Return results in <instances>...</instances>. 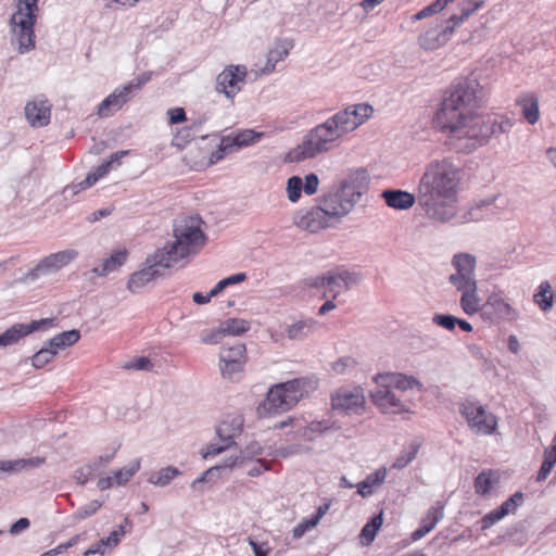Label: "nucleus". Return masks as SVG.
I'll use <instances>...</instances> for the list:
<instances>
[{
	"label": "nucleus",
	"mask_w": 556,
	"mask_h": 556,
	"mask_svg": "<svg viewBox=\"0 0 556 556\" xmlns=\"http://www.w3.org/2000/svg\"><path fill=\"white\" fill-rule=\"evenodd\" d=\"M245 455V459L252 460L255 456L263 454V447L257 442H251L244 450L241 451Z\"/></svg>",
	"instance_id": "774afa93"
},
{
	"label": "nucleus",
	"mask_w": 556,
	"mask_h": 556,
	"mask_svg": "<svg viewBox=\"0 0 556 556\" xmlns=\"http://www.w3.org/2000/svg\"><path fill=\"white\" fill-rule=\"evenodd\" d=\"M304 384L303 380L293 379L273 386L257 408L258 415L270 417L290 410L303 397Z\"/></svg>",
	"instance_id": "423d86ee"
},
{
	"label": "nucleus",
	"mask_w": 556,
	"mask_h": 556,
	"mask_svg": "<svg viewBox=\"0 0 556 556\" xmlns=\"http://www.w3.org/2000/svg\"><path fill=\"white\" fill-rule=\"evenodd\" d=\"M455 25L446 21L430 24L418 38L419 46L425 50H437L444 46L453 36Z\"/></svg>",
	"instance_id": "a211bd4d"
},
{
	"label": "nucleus",
	"mask_w": 556,
	"mask_h": 556,
	"mask_svg": "<svg viewBox=\"0 0 556 556\" xmlns=\"http://www.w3.org/2000/svg\"><path fill=\"white\" fill-rule=\"evenodd\" d=\"M516 103L521 109L526 121L534 125L540 119L539 99L534 93H523L519 96Z\"/></svg>",
	"instance_id": "c756f323"
},
{
	"label": "nucleus",
	"mask_w": 556,
	"mask_h": 556,
	"mask_svg": "<svg viewBox=\"0 0 556 556\" xmlns=\"http://www.w3.org/2000/svg\"><path fill=\"white\" fill-rule=\"evenodd\" d=\"M455 273L448 277L450 283L455 288L470 287L477 285L476 257L469 253H458L452 258Z\"/></svg>",
	"instance_id": "2eb2a0df"
},
{
	"label": "nucleus",
	"mask_w": 556,
	"mask_h": 556,
	"mask_svg": "<svg viewBox=\"0 0 556 556\" xmlns=\"http://www.w3.org/2000/svg\"><path fill=\"white\" fill-rule=\"evenodd\" d=\"M375 381H382L391 389L395 390L396 393L406 397L408 390L416 389L418 392L422 391V383L410 376L402 374H384L378 375Z\"/></svg>",
	"instance_id": "a878e982"
},
{
	"label": "nucleus",
	"mask_w": 556,
	"mask_h": 556,
	"mask_svg": "<svg viewBox=\"0 0 556 556\" xmlns=\"http://www.w3.org/2000/svg\"><path fill=\"white\" fill-rule=\"evenodd\" d=\"M317 202L329 213L333 223H339L354 210L337 189L324 193L317 199Z\"/></svg>",
	"instance_id": "4be33fe9"
},
{
	"label": "nucleus",
	"mask_w": 556,
	"mask_h": 556,
	"mask_svg": "<svg viewBox=\"0 0 556 556\" xmlns=\"http://www.w3.org/2000/svg\"><path fill=\"white\" fill-rule=\"evenodd\" d=\"M500 195H492L475 202L468 211V216L465 217L466 220L477 222L490 215L496 214L498 208L496 201Z\"/></svg>",
	"instance_id": "c85d7f7f"
},
{
	"label": "nucleus",
	"mask_w": 556,
	"mask_h": 556,
	"mask_svg": "<svg viewBox=\"0 0 556 556\" xmlns=\"http://www.w3.org/2000/svg\"><path fill=\"white\" fill-rule=\"evenodd\" d=\"M462 293L459 304L465 314L471 316L481 312L483 315V304L478 295V283L470 287H463L456 289Z\"/></svg>",
	"instance_id": "cd10ccee"
},
{
	"label": "nucleus",
	"mask_w": 556,
	"mask_h": 556,
	"mask_svg": "<svg viewBox=\"0 0 556 556\" xmlns=\"http://www.w3.org/2000/svg\"><path fill=\"white\" fill-rule=\"evenodd\" d=\"M140 469V459H134L128 466L112 471V479L116 485H124Z\"/></svg>",
	"instance_id": "a19ab883"
},
{
	"label": "nucleus",
	"mask_w": 556,
	"mask_h": 556,
	"mask_svg": "<svg viewBox=\"0 0 556 556\" xmlns=\"http://www.w3.org/2000/svg\"><path fill=\"white\" fill-rule=\"evenodd\" d=\"M334 410L346 414H362L365 408L364 392L359 387L340 388L331 394Z\"/></svg>",
	"instance_id": "dca6fc26"
},
{
	"label": "nucleus",
	"mask_w": 556,
	"mask_h": 556,
	"mask_svg": "<svg viewBox=\"0 0 556 556\" xmlns=\"http://www.w3.org/2000/svg\"><path fill=\"white\" fill-rule=\"evenodd\" d=\"M370 178L366 169L353 168L349 169L339 180L337 190L342 193L343 198L354 208L362 200L363 195L369 189Z\"/></svg>",
	"instance_id": "9d476101"
},
{
	"label": "nucleus",
	"mask_w": 556,
	"mask_h": 556,
	"mask_svg": "<svg viewBox=\"0 0 556 556\" xmlns=\"http://www.w3.org/2000/svg\"><path fill=\"white\" fill-rule=\"evenodd\" d=\"M46 462L45 457H30V458H18V459H9L4 460V464H1V469L3 473H13L22 470H26L28 468H37L43 465Z\"/></svg>",
	"instance_id": "f704fd0d"
},
{
	"label": "nucleus",
	"mask_w": 556,
	"mask_h": 556,
	"mask_svg": "<svg viewBox=\"0 0 556 556\" xmlns=\"http://www.w3.org/2000/svg\"><path fill=\"white\" fill-rule=\"evenodd\" d=\"M372 113V106L367 103L352 104L338 111L304 136L302 142L290 151V160L301 162L329 152L338 147L348 134L370 118Z\"/></svg>",
	"instance_id": "7ed1b4c3"
},
{
	"label": "nucleus",
	"mask_w": 556,
	"mask_h": 556,
	"mask_svg": "<svg viewBox=\"0 0 556 556\" xmlns=\"http://www.w3.org/2000/svg\"><path fill=\"white\" fill-rule=\"evenodd\" d=\"M233 135L238 146L241 148L254 144L264 137V132H257L252 129H244Z\"/></svg>",
	"instance_id": "8fccbe9b"
},
{
	"label": "nucleus",
	"mask_w": 556,
	"mask_h": 556,
	"mask_svg": "<svg viewBox=\"0 0 556 556\" xmlns=\"http://www.w3.org/2000/svg\"><path fill=\"white\" fill-rule=\"evenodd\" d=\"M247 462L248 460L245 459V455L242 454V452L240 451V453L238 455L227 457L226 459L223 460L222 464L215 466V468H217V469H223V468L233 469V468L244 466V464Z\"/></svg>",
	"instance_id": "13d9d810"
},
{
	"label": "nucleus",
	"mask_w": 556,
	"mask_h": 556,
	"mask_svg": "<svg viewBox=\"0 0 556 556\" xmlns=\"http://www.w3.org/2000/svg\"><path fill=\"white\" fill-rule=\"evenodd\" d=\"M419 450V445L412 444L408 448L404 450L392 464V468L394 469H404L407 467L417 456Z\"/></svg>",
	"instance_id": "49530a36"
},
{
	"label": "nucleus",
	"mask_w": 556,
	"mask_h": 556,
	"mask_svg": "<svg viewBox=\"0 0 556 556\" xmlns=\"http://www.w3.org/2000/svg\"><path fill=\"white\" fill-rule=\"evenodd\" d=\"M381 198L389 207L394 210H408L417 202V193L394 189L382 191Z\"/></svg>",
	"instance_id": "bb28decb"
},
{
	"label": "nucleus",
	"mask_w": 556,
	"mask_h": 556,
	"mask_svg": "<svg viewBox=\"0 0 556 556\" xmlns=\"http://www.w3.org/2000/svg\"><path fill=\"white\" fill-rule=\"evenodd\" d=\"M160 254L161 252L156 250L153 254L147 257L143 268L130 275L127 282V289L131 293L139 292L143 287L159 277L161 275V269L174 267L169 261L161 262Z\"/></svg>",
	"instance_id": "f8f14e48"
},
{
	"label": "nucleus",
	"mask_w": 556,
	"mask_h": 556,
	"mask_svg": "<svg viewBox=\"0 0 556 556\" xmlns=\"http://www.w3.org/2000/svg\"><path fill=\"white\" fill-rule=\"evenodd\" d=\"M523 502V494L521 492H516L510 497H508L502 505L491 511H489L481 519V529L486 530L491 528L493 525L502 520L505 516L509 514H514L517 508Z\"/></svg>",
	"instance_id": "393cba45"
},
{
	"label": "nucleus",
	"mask_w": 556,
	"mask_h": 556,
	"mask_svg": "<svg viewBox=\"0 0 556 556\" xmlns=\"http://www.w3.org/2000/svg\"><path fill=\"white\" fill-rule=\"evenodd\" d=\"M38 11V0H18L16 11L11 16L12 40L22 54L35 48L34 26Z\"/></svg>",
	"instance_id": "39448f33"
},
{
	"label": "nucleus",
	"mask_w": 556,
	"mask_h": 556,
	"mask_svg": "<svg viewBox=\"0 0 556 556\" xmlns=\"http://www.w3.org/2000/svg\"><path fill=\"white\" fill-rule=\"evenodd\" d=\"M180 475L181 472L178 468L167 466L159 471L152 472L148 478V482L152 485L164 488Z\"/></svg>",
	"instance_id": "e433bc0d"
},
{
	"label": "nucleus",
	"mask_w": 556,
	"mask_h": 556,
	"mask_svg": "<svg viewBox=\"0 0 556 556\" xmlns=\"http://www.w3.org/2000/svg\"><path fill=\"white\" fill-rule=\"evenodd\" d=\"M51 109V103L40 96L26 103L25 117L31 127L41 128L50 123Z\"/></svg>",
	"instance_id": "5701e85b"
},
{
	"label": "nucleus",
	"mask_w": 556,
	"mask_h": 556,
	"mask_svg": "<svg viewBox=\"0 0 556 556\" xmlns=\"http://www.w3.org/2000/svg\"><path fill=\"white\" fill-rule=\"evenodd\" d=\"M242 420L240 418H232L231 421H222L216 433L220 443H212L207 446V451L203 453V457L215 456L235 444V438L240 434Z\"/></svg>",
	"instance_id": "6ab92c4d"
},
{
	"label": "nucleus",
	"mask_w": 556,
	"mask_h": 556,
	"mask_svg": "<svg viewBox=\"0 0 556 556\" xmlns=\"http://www.w3.org/2000/svg\"><path fill=\"white\" fill-rule=\"evenodd\" d=\"M247 75L244 65H228L216 76L215 90L232 101L242 90Z\"/></svg>",
	"instance_id": "ddd939ff"
},
{
	"label": "nucleus",
	"mask_w": 556,
	"mask_h": 556,
	"mask_svg": "<svg viewBox=\"0 0 556 556\" xmlns=\"http://www.w3.org/2000/svg\"><path fill=\"white\" fill-rule=\"evenodd\" d=\"M128 252L126 249L115 250L108 258L103 260L101 268H93V273L97 276H106L108 274L116 270L127 260Z\"/></svg>",
	"instance_id": "72a5a7b5"
},
{
	"label": "nucleus",
	"mask_w": 556,
	"mask_h": 556,
	"mask_svg": "<svg viewBox=\"0 0 556 556\" xmlns=\"http://www.w3.org/2000/svg\"><path fill=\"white\" fill-rule=\"evenodd\" d=\"M56 355V351L48 342L31 357V365L35 368H42L49 364Z\"/></svg>",
	"instance_id": "a18cd8bd"
},
{
	"label": "nucleus",
	"mask_w": 556,
	"mask_h": 556,
	"mask_svg": "<svg viewBox=\"0 0 556 556\" xmlns=\"http://www.w3.org/2000/svg\"><path fill=\"white\" fill-rule=\"evenodd\" d=\"M292 47V41L288 39H281L276 41L274 48L270 49L268 52L267 62L265 67L263 68V73H271L275 70L276 64L288 56Z\"/></svg>",
	"instance_id": "2f4dec72"
},
{
	"label": "nucleus",
	"mask_w": 556,
	"mask_h": 556,
	"mask_svg": "<svg viewBox=\"0 0 556 556\" xmlns=\"http://www.w3.org/2000/svg\"><path fill=\"white\" fill-rule=\"evenodd\" d=\"M556 464V454L545 450L544 451V460L541 465V468L538 472L536 480L543 481L547 478V476L551 473L554 465Z\"/></svg>",
	"instance_id": "864d4df0"
},
{
	"label": "nucleus",
	"mask_w": 556,
	"mask_h": 556,
	"mask_svg": "<svg viewBox=\"0 0 556 556\" xmlns=\"http://www.w3.org/2000/svg\"><path fill=\"white\" fill-rule=\"evenodd\" d=\"M432 321L446 330H454L458 318L452 315L435 314Z\"/></svg>",
	"instance_id": "bf43d9fd"
},
{
	"label": "nucleus",
	"mask_w": 556,
	"mask_h": 556,
	"mask_svg": "<svg viewBox=\"0 0 556 556\" xmlns=\"http://www.w3.org/2000/svg\"><path fill=\"white\" fill-rule=\"evenodd\" d=\"M463 173L450 159L432 160L417 185V203L434 222L446 223L457 215L458 191Z\"/></svg>",
	"instance_id": "f03ea898"
},
{
	"label": "nucleus",
	"mask_w": 556,
	"mask_h": 556,
	"mask_svg": "<svg viewBox=\"0 0 556 556\" xmlns=\"http://www.w3.org/2000/svg\"><path fill=\"white\" fill-rule=\"evenodd\" d=\"M443 507H431L428 509L425 518L421 520V526L417 528L410 535L413 542H416L422 539L426 534H428L439 521L443 518Z\"/></svg>",
	"instance_id": "7c9ffc66"
},
{
	"label": "nucleus",
	"mask_w": 556,
	"mask_h": 556,
	"mask_svg": "<svg viewBox=\"0 0 556 556\" xmlns=\"http://www.w3.org/2000/svg\"><path fill=\"white\" fill-rule=\"evenodd\" d=\"M495 482L494 472L490 469L481 471L475 479L476 493L485 496L490 493Z\"/></svg>",
	"instance_id": "79ce46f5"
},
{
	"label": "nucleus",
	"mask_w": 556,
	"mask_h": 556,
	"mask_svg": "<svg viewBox=\"0 0 556 556\" xmlns=\"http://www.w3.org/2000/svg\"><path fill=\"white\" fill-rule=\"evenodd\" d=\"M111 169V162H103L101 165L96 167L92 172H90L87 177L80 181L75 188H79L80 190L87 189L93 186L100 178L105 176Z\"/></svg>",
	"instance_id": "37998d69"
},
{
	"label": "nucleus",
	"mask_w": 556,
	"mask_h": 556,
	"mask_svg": "<svg viewBox=\"0 0 556 556\" xmlns=\"http://www.w3.org/2000/svg\"><path fill=\"white\" fill-rule=\"evenodd\" d=\"M535 302L542 311H547L553 306V295L551 293V285L544 281L540 285V290L535 294Z\"/></svg>",
	"instance_id": "de8ad7c7"
},
{
	"label": "nucleus",
	"mask_w": 556,
	"mask_h": 556,
	"mask_svg": "<svg viewBox=\"0 0 556 556\" xmlns=\"http://www.w3.org/2000/svg\"><path fill=\"white\" fill-rule=\"evenodd\" d=\"M152 78L151 72H144L124 86L117 87L110 93L98 108V115L100 117H109L114 112L121 110L142 87Z\"/></svg>",
	"instance_id": "6e6552de"
},
{
	"label": "nucleus",
	"mask_w": 556,
	"mask_h": 556,
	"mask_svg": "<svg viewBox=\"0 0 556 556\" xmlns=\"http://www.w3.org/2000/svg\"><path fill=\"white\" fill-rule=\"evenodd\" d=\"M52 319L33 320L29 324H15L4 332L0 333V346H10L17 343L22 338L41 329L45 325L52 324Z\"/></svg>",
	"instance_id": "b1692460"
},
{
	"label": "nucleus",
	"mask_w": 556,
	"mask_h": 556,
	"mask_svg": "<svg viewBox=\"0 0 556 556\" xmlns=\"http://www.w3.org/2000/svg\"><path fill=\"white\" fill-rule=\"evenodd\" d=\"M355 367H356V361L349 356L338 359L331 366L332 371L336 375H344L348 371L354 369Z\"/></svg>",
	"instance_id": "6e6d98bb"
},
{
	"label": "nucleus",
	"mask_w": 556,
	"mask_h": 556,
	"mask_svg": "<svg viewBox=\"0 0 556 556\" xmlns=\"http://www.w3.org/2000/svg\"><path fill=\"white\" fill-rule=\"evenodd\" d=\"M444 10L443 2H440V0H435L429 5L425 7L422 10L417 12L412 18L413 21H421L426 17H429L431 15L438 14Z\"/></svg>",
	"instance_id": "5fc2aeb1"
},
{
	"label": "nucleus",
	"mask_w": 556,
	"mask_h": 556,
	"mask_svg": "<svg viewBox=\"0 0 556 556\" xmlns=\"http://www.w3.org/2000/svg\"><path fill=\"white\" fill-rule=\"evenodd\" d=\"M383 514L380 513L376 515L369 522H367L362 531H361V538L366 541V544H370L376 536L377 531L380 529L383 522L382 518Z\"/></svg>",
	"instance_id": "c03bdc74"
},
{
	"label": "nucleus",
	"mask_w": 556,
	"mask_h": 556,
	"mask_svg": "<svg viewBox=\"0 0 556 556\" xmlns=\"http://www.w3.org/2000/svg\"><path fill=\"white\" fill-rule=\"evenodd\" d=\"M79 338L80 332L78 330L72 329L54 336L48 341V344L58 352L59 350H64L68 346H72L79 340Z\"/></svg>",
	"instance_id": "4c0bfd02"
},
{
	"label": "nucleus",
	"mask_w": 556,
	"mask_h": 556,
	"mask_svg": "<svg viewBox=\"0 0 556 556\" xmlns=\"http://www.w3.org/2000/svg\"><path fill=\"white\" fill-rule=\"evenodd\" d=\"M387 478V468L381 467L368 475L363 481L356 484L357 493L363 497L374 494L375 490L383 484Z\"/></svg>",
	"instance_id": "473e14b6"
},
{
	"label": "nucleus",
	"mask_w": 556,
	"mask_h": 556,
	"mask_svg": "<svg viewBox=\"0 0 556 556\" xmlns=\"http://www.w3.org/2000/svg\"><path fill=\"white\" fill-rule=\"evenodd\" d=\"M482 100L480 83L476 78H460L451 86L437 111L434 124L456 152L470 153L513 128V122L505 116L480 115Z\"/></svg>",
	"instance_id": "f257e3e1"
},
{
	"label": "nucleus",
	"mask_w": 556,
	"mask_h": 556,
	"mask_svg": "<svg viewBox=\"0 0 556 556\" xmlns=\"http://www.w3.org/2000/svg\"><path fill=\"white\" fill-rule=\"evenodd\" d=\"M293 224L299 229L312 233H316L334 225L329 213H327L318 202L312 207L299 210L293 215Z\"/></svg>",
	"instance_id": "4468645a"
},
{
	"label": "nucleus",
	"mask_w": 556,
	"mask_h": 556,
	"mask_svg": "<svg viewBox=\"0 0 556 556\" xmlns=\"http://www.w3.org/2000/svg\"><path fill=\"white\" fill-rule=\"evenodd\" d=\"M459 414L476 435L489 437L497 431L498 418L478 401L465 400L459 403Z\"/></svg>",
	"instance_id": "0eeeda50"
},
{
	"label": "nucleus",
	"mask_w": 556,
	"mask_h": 556,
	"mask_svg": "<svg viewBox=\"0 0 556 556\" xmlns=\"http://www.w3.org/2000/svg\"><path fill=\"white\" fill-rule=\"evenodd\" d=\"M245 279L247 275L244 273H237L226 277L215 285V287L211 290V295H217L228 286L243 282Z\"/></svg>",
	"instance_id": "603ef678"
},
{
	"label": "nucleus",
	"mask_w": 556,
	"mask_h": 556,
	"mask_svg": "<svg viewBox=\"0 0 556 556\" xmlns=\"http://www.w3.org/2000/svg\"><path fill=\"white\" fill-rule=\"evenodd\" d=\"M225 337L224 331H222V326L218 328L210 331V332H203L201 334V342L205 344H218L223 338Z\"/></svg>",
	"instance_id": "e2e57ef3"
},
{
	"label": "nucleus",
	"mask_w": 556,
	"mask_h": 556,
	"mask_svg": "<svg viewBox=\"0 0 556 556\" xmlns=\"http://www.w3.org/2000/svg\"><path fill=\"white\" fill-rule=\"evenodd\" d=\"M317 525L316 520L312 517L305 518L293 528L292 535L294 539H301L307 531L314 529Z\"/></svg>",
	"instance_id": "4d7b16f0"
},
{
	"label": "nucleus",
	"mask_w": 556,
	"mask_h": 556,
	"mask_svg": "<svg viewBox=\"0 0 556 556\" xmlns=\"http://www.w3.org/2000/svg\"><path fill=\"white\" fill-rule=\"evenodd\" d=\"M362 277L357 273L348 270L327 273L321 276L305 279V285L323 290L324 298L337 299L343 291L349 290L361 281Z\"/></svg>",
	"instance_id": "1a4fd4ad"
},
{
	"label": "nucleus",
	"mask_w": 556,
	"mask_h": 556,
	"mask_svg": "<svg viewBox=\"0 0 556 556\" xmlns=\"http://www.w3.org/2000/svg\"><path fill=\"white\" fill-rule=\"evenodd\" d=\"M126 531L123 525L118 527V529L113 530L110 535L106 538L109 543V548L112 549L118 545L122 538L125 535Z\"/></svg>",
	"instance_id": "338daca9"
},
{
	"label": "nucleus",
	"mask_w": 556,
	"mask_h": 556,
	"mask_svg": "<svg viewBox=\"0 0 556 556\" xmlns=\"http://www.w3.org/2000/svg\"><path fill=\"white\" fill-rule=\"evenodd\" d=\"M287 197L290 202L295 203L301 197L303 190V180L299 176H292L287 181Z\"/></svg>",
	"instance_id": "3c124183"
},
{
	"label": "nucleus",
	"mask_w": 556,
	"mask_h": 556,
	"mask_svg": "<svg viewBox=\"0 0 556 556\" xmlns=\"http://www.w3.org/2000/svg\"><path fill=\"white\" fill-rule=\"evenodd\" d=\"M103 505L102 502L98 500H93L89 502L88 504L83 505L79 507L73 515L72 519L74 521H81L92 515H94Z\"/></svg>",
	"instance_id": "09e8293b"
},
{
	"label": "nucleus",
	"mask_w": 556,
	"mask_h": 556,
	"mask_svg": "<svg viewBox=\"0 0 556 556\" xmlns=\"http://www.w3.org/2000/svg\"><path fill=\"white\" fill-rule=\"evenodd\" d=\"M124 367L127 369L150 370L153 365L148 357L141 356L128 362Z\"/></svg>",
	"instance_id": "0e129e2a"
},
{
	"label": "nucleus",
	"mask_w": 556,
	"mask_h": 556,
	"mask_svg": "<svg viewBox=\"0 0 556 556\" xmlns=\"http://www.w3.org/2000/svg\"><path fill=\"white\" fill-rule=\"evenodd\" d=\"M484 4V0H466L460 4V14H453L450 16L456 27L462 25L473 12L479 10Z\"/></svg>",
	"instance_id": "58836bf2"
},
{
	"label": "nucleus",
	"mask_w": 556,
	"mask_h": 556,
	"mask_svg": "<svg viewBox=\"0 0 556 556\" xmlns=\"http://www.w3.org/2000/svg\"><path fill=\"white\" fill-rule=\"evenodd\" d=\"M219 146L227 154L241 149V147H239L237 143L235 135L223 136Z\"/></svg>",
	"instance_id": "69168bd1"
},
{
	"label": "nucleus",
	"mask_w": 556,
	"mask_h": 556,
	"mask_svg": "<svg viewBox=\"0 0 556 556\" xmlns=\"http://www.w3.org/2000/svg\"><path fill=\"white\" fill-rule=\"evenodd\" d=\"M377 388L371 391L370 397L374 404L387 414L409 413L412 402L396 393L382 381H376Z\"/></svg>",
	"instance_id": "9b49d317"
},
{
	"label": "nucleus",
	"mask_w": 556,
	"mask_h": 556,
	"mask_svg": "<svg viewBox=\"0 0 556 556\" xmlns=\"http://www.w3.org/2000/svg\"><path fill=\"white\" fill-rule=\"evenodd\" d=\"M483 317L492 321H511L517 319L518 312L503 298L501 292H493L483 303Z\"/></svg>",
	"instance_id": "aec40b11"
},
{
	"label": "nucleus",
	"mask_w": 556,
	"mask_h": 556,
	"mask_svg": "<svg viewBox=\"0 0 556 556\" xmlns=\"http://www.w3.org/2000/svg\"><path fill=\"white\" fill-rule=\"evenodd\" d=\"M317 328V321L308 318L293 323L287 329V336L291 340H303L311 336Z\"/></svg>",
	"instance_id": "c9c22d12"
},
{
	"label": "nucleus",
	"mask_w": 556,
	"mask_h": 556,
	"mask_svg": "<svg viewBox=\"0 0 556 556\" xmlns=\"http://www.w3.org/2000/svg\"><path fill=\"white\" fill-rule=\"evenodd\" d=\"M78 253L75 250H63L52 253L39 261V263L27 274L30 280L39 279L40 277L54 274L68 265L77 257Z\"/></svg>",
	"instance_id": "f3484780"
},
{
	"label": "nucleus",
	"mask_w": 556,
	"mask_h": 556,
	"mask_svg": "<svg viewBox=\"0 0 556 556\" xmlns=\"http://www.w3.org/2000/svg\"><path fill=\"white\" fill-rule=\"evenodd\" d=\"M245 363V345L236 343L232 346L224 348L219 354V369L225 378L232 376L242 370Z\"/></svg>",
	"instance_id": "412c9836"
},
{
	"label": "nucleus",
	"mask_w": 556,
	"mask_h": 556,
	"mask_svg": "<svg viewBox=\"0 0 556 556\" xmlns=\"http://www.w3.org/2000/svg\"><path fill=\"white\" fill-rule=\"evenodd\" d=\"M319 187V179L318 176L314 173H311L305 176L303 181V191L308 194H315Z\"/></svg>",
	"instance_id": "680f3d73"
},
{
	"label": "nucleus",
	"mask_w": 556,
	"mask_h": 556,
	"mask_svg": "<svg viewBox=\"0 0 556 556\" xmlns=\"http://www.w3.org/2000/svg\"><path fill=\"white\" fill-rule=\"evenodd\" d=\"M109 548V543H108V540L106 538L105 539H101L99 541H97L96 543H93L88 549H86L84 553H83V556H92V555H105L106 552H108Z\"/></svg>",
	"instance_id": "052dcab7"
},
{
	"label": "nucleus",
	"mask_w": 556,
	"mask_h": 556,
	"mask_svg": "<svg viewBox=\"0 0 556 556\" xmlns=\"http://www.w3.org/2000/svg\"><path fill=\"white\" fill-rule=\"evenodd\" d=\"M199 216H182L174 222V240L167 242L161 252V262H170L174 266L195 255L204 245L206 237Z\"/></svg>",
	"instance_id": "20e7f679"
},
{
	"label": "nucleus",
	"mask_w": 556,
	"mask_h": 556,
	"mask_svg": "<svg viewBox=\"0 0 556 556\" xmlns=\"http://www.w3.org/2000/svg\"><path fill=\"white\" fill-rule=\"evenodd\" d=\"M220 326L225 336H241L250 329V323L242 318H228Z\"/></svg>",
	"instance_id": "ea45409f"
}]
</instances>
